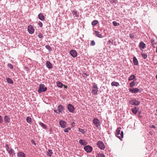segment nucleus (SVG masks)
<instances>
[{"instance_id":"f257e3e1","label":"nucleus","mask_w":157,"mask_h":157,"mask_svg":"<svg viewBox=\"0 0 157 157\" xmlns=\"http://www.w3.org/2000/svg\"><path fill=\"white\" fill-rule=\"evenodd\" d=\"M121 128L119 127L116 130V132L115 133L116 136L120 139H121L123 137V132L121 131H121Z\"/></svg>"},{"instance_id":"f03ea898","label":"nucleus","mask_w":157,"mask_h":157,"mask_svg":"<svg viewBox=\"0 0 157 157\" xmlns=\"http://www.w3.org/2000/svg\"><path fill=\"white\" fill-rule=\"evenodd\" d=\"M64 107L62 105H60L58 106L57 110L54 109V111L56 113H62Z\"/></svg>"},{"instance_id":"7ed1b4c3","label":"nucleus","mask_w":157,"mask_h":157,"mask_svg":"<svg viewBox=\"0 0 157 157\" xmlns=\"http://www.w3.org/2000/svg\"><path fill=\"white\" fill-rule=\"evenodd\" d=\"M47 88L44 87V85L43 84H41L40 85L39 88L38 89V92L41 93L47 90Z\"/></svg>"},{"instance_id":"20e7f679","label":"nucleus","mask_w":157,"mask_h":157,"mask_svg":"<svg viewBox=\"0 0 157 157\" xmlns=\"http://www.w3.org/2000/svg\"><path fill=\"white\" fill-rule=\"evenodd\" d=\"M98 91L97 86L95 84L93 85L92 88V93L94 94H96Z\"/></svg>"},{"instance_id":"39448f33","label":"nucleus","mask_w":157,"mask_h":157,"mask_svg":"<svg viewBox=\"0 0 157 157\" xmlns=\"http://www.w3.org/2000/svg\"><path fill=\"white\" fill-rule=\"evenodd\" d=\"M129 103L132 105H138L140 104V102L139 101H137L136 99H134L130 100Z\"/></svg>"},{"instance_id":"423d86ee","label":"nucleus","mask_w":157,"mask_h":157,"mask_svg":"<svg viewBox=\"0 0 157 157\" xmlns=\"http://www.w3.org/2000/svg\"><path fill=\"white\" fill-rule=\"evenodd\" d=\"M97 145L98 147L101 150H104L105 148L104 143L101 141H99L98 142Z\"/></svg>"},{"instance_id":"0eeeda50","label":"nucleus","mask_w":157,"mask_h":157,"mask_svg":"<svg viewBox=\"0 0 157 157\" xmlns=\"http://www.w3.org/2000/svg\"><path fill=\"white\" fill-rule=\"evenodd\" d=\"M84 150L87 153L90 152L92 150V148L89 145L85 146L84 147Z\"/></svg>"},{"instance_id":"6e6552de","label":"nucleus","mask_w":157,"mask_h":157,"mask_svg":"<svg viewBox=\"0 0 157 157\" xmlns=\"http://www.w3.org/2000/svg\"><path fill=\"white\" fill-rule=\"evenodd\" d=\"M5 147L9 154L10 155H12L13 152V150L11 148L9 147V146L7 144L5 145Z\"/></svg>"},{"instance_id":"1a4fd4ad","label":"nucleus","mask_w":157,"mask_h":157,"mask_svg":"<svg viewBox=\"0 0 157 157\" xmlns=\"http://www.w3.org/2000/svg\"><path fill=\"white\" fill-rule=\"evenodd\" d=\"M93 123L97 127H98L100 126V122L99 120L97 118H94V119Z\"/></svg>"},{"instance_id":"9d476101","label":"nucleus","mask_w":157,"mask_h":157,"mask_svg":"<svg viewBox=\"0 0 157 157\" xmlns=\"http://www.w3.org/2000/svg\"><path fill=\"white\" fill-rule=\"evenodd\" d=\"M28 30L29 33L31 34L33 33L34 31V29L33 26L31 25H29L28 27Z\"/></svg>"},{"instance_id":"9b49d317","label":"nucleus","mask_w":157,"mask_h":157,"mask_svg":"<svg viewBox=\"0 0 157 157\" xmlns=\"http://www.w3.org/2000/svg\"><path fill=\"white\" fill-rule=\"evenodd\" d=\"M67 108L69 112L71 113H73L75 110V109L74 106L70 104H69L68 105Z\"/></svg>"},{"instance_id":"f8f14e48","label":"nucleus","mask_w":157,"mask_h":157,"mask_svg":"<svg viewBox=\"0 0 157 157\" xmlns=\"http://www.w3.org/2000/svg\"><path fill=\"white\" fill-rule=\"evenodd\" d=\"M59 125L62 128H65L66 127V123L63 120H61L59 121Z\"/></svg>"},{"instance_id":"ddd939ff","label":"nucleus","mask_w":157,"mask_h":157,"mask_svg":"<svg viewBox=\"0 0 157 157\" xmlns=\"http://www.w3.org/2000/svg\"><path fill=\"white\" fill-rule=\"evenodd\" d=\"M70 53L71 55L73 57H76L77 55L76 52L75 50H71Z\"/></svg>"},{"instance_id":"4468645a","label":"nucleus","mask_w":157,"mask_h":157,"mask_svg":"<svg viewBox=\"0 0 157 157\" xmlns=\"http://www.w3.org/2000/svg\"><path fill=\"white\" fill-rule=\"evenodd\" d=\"M129 90L130 92L133 93H136L139 92L140 90L137 88H136L133 89H129Z\"/></svg>"},{"instance_id":"2eb2a0df","label":"nucleus","mask_w":157,"mask_h":157,"mask_svg":"<svg viewBox=\"0 0 157 157\" xmlns=\"http://www.w3.org/2000/svg\"><path fill=\"white\" fill-rule=\"evenodd\" d=\"M139 46L141 50L142 49H144L146 46V44L144 43V42H141L139 45Z\"/></svg>"},{"instance_id":"dca6fc26","label":"nucleus","mask_w":157,"mask_h":157,"mask_svg":"<svg viewBox=\"0 0 157 157\" xmlns=\"http://www.w3.org/2000/svg\"><path fill=\"white\" fill-rule=\"evenodd\" d=\"M38 18L41 21H44L45 20V17L43 14L40 13L38 15Z\"/></svg>"},{"instance_id":"f3484780","label":"nucleus","mask_w":157,"mask_h":157,"mask_svg":"<svg viewBox=\"0 0 157 157\" xmlns=\"http://www.w3.org/2000/svg\"><path fill=\"white\" fill-rule=\"evenodd\" d=\"M4 119L6 123H9L10 121V119L8 116H5Z\"/></svg>"},{"instance_id":"a211bd4d","label":"nucleus","mask_w":157,"mask_h":157,"mask_svg":"<svg viewBox=\"0 0 157 157\" xmlns=\"http://www.w3.org/2000/svg\"><path fill=\"white\" fill-rule=\"evenodd\" d=\"M46 66L49 68L51 69L52 68V66L49 61H47L46 63Z\"/></svg>"},{"instance_id":"6ab92c4d","label":"nucleus","mask_w":157,"mask_h":157,"mask_svg":"<svg viewBox=\"0 0 157 157\" xmlns=\"http://www.w3.org/2000/svg\"><path fill=\"white\" fill-rule=\"evenodd\" d=\"M138 110L139 109L136 107H135V108H132V112L135 114H137Z\"/></svg>"},{"instance_id":"aec40b11","label":"nucleus","mask_w":157,"mask_h":157,"mask_svg":"<svg viewBox=\"0 0 157 157\" xmlns=\"http://www.w3.org/2000/svg\"><path fill=\"white\" fill-rule=\"evenodd\" d=\"M18 157H25V154L22 152H19L17 154Z\"/></svg>"},{"instance_id":"412c9836","label":"nucleus","mask_w":157,"mask_h":157,"mask_svg":"<svg viewBox=\"0 0 157 157\" xmlns=\"http://www.w3.org/2000/svg\"><path fill=\"white\" fill-rule=\"evenodd\" d=\"M111 85L112 86H118L120 85L118 82H112Z\"/></svg>"},{"instance_id":"4be33fe9","label":"nucleus","mask_w":157,"mask_h":157,"mask_svg":"<svg viewBox=\"0 0 157 157\" xmlns=\"http://www.w3.org/2000/svg\"><path fill=\"white\" fill-rule=\"evenodd\" d=\"M133 62L134 64L135 65H138V61L135 57L133 58Z\"/></svg>"},{"instance_id":"5701e85b","label":"nucleus","mask_w":157,"mask_h":157,"mask_svg":"<svg viewBox=\"0 0 157 157\" xmlns=\"http://www.w3.org/2000/svg\"><path fill=\"white\" fill-rule=\"evenodd\" d=\"M79 143L80 144L83 145H85L86 144V141L83 140H80L79 141Z\"/></svg>"},{"instance_id":"b1692460","label":"nucleus","mask_w":157,"mask_h":157,"mask_svg":"<svg viewBox=\"0 0 157 157\" xmlns=\"http://www.w3.org/2000/svg\"><path fill=\"white\" fill-rule=\"evenodd\" d=\"M96 35L98 37L100 38H102V36L100 33L99 32L97 31H95V32Z\"/></svg>"},{"instance_id":"393cba45","label":"nucleus","mask_w":157,"mask_h":157,"mask_svg":"<svg viewBox=\"0 0 157 157\" xmlns=\"http://www.w3.org/2000/svg\"><path fill=\"white\" fill-rule=\"evenodd\" d=\"M6 79L8 83L10 84H13V80L10 78H6Z\"/></svg>"},{"instance_id":"a878e982","label":"nucleus","mask_w":157,"mask_h":157,"mask_svg":"<svg viewBox=\"0 0 157 157\" xmlns=\"http://www.w3.org/2000/svg\"><path fill=\"white\" fill-rule=\"evenodd\" d=\"M72 13L73 15H75V17H78V14L77 11L75 10H73L72 11Z\"/></svg>"},{"instance_id":"bb28decb","label":"nucleus","mask_w":157,"mask_h":157,"mask_svg":"<svg viewBox=\"0 0 157 157\" xmlns=\"http://www.w3.org/2000/svg\"><path fill=\"white\" fill-rule=\"evenodd\" d=\"M56 84L57 86L60 87H62V86L63 85V84L61 82L59 81H58L57 82Z\"/></svg>"},{"instance_id":"cd10ccee","label":"nucleus","mask_w":157,"mask_h":157,"mask_svg":"<svg viewBox=\"0 0 157 157\" xmlns=\"http://www.w3.org/2000/svg\"><path fill=\"white\" fill-rule=\"evenodd\" d=\"M136 83V82L135 81H133L132 82L130 83V87H132L134 86Z\"/></svg>"},{"instance_id":"c85d7f7f","label":"nucleus","mask_w":157,"mask_h":157,"mask_svg":"<svg viewBox=\"0 0 157 157\" xmlns=\"http://www.w3.org/2000/svg\"><path fill=\"white\" fill-rule=\"evenodd\" d=\"M52 154V150H48V155L49 156H51Z\"/></svg>"},{"instance_id":"c756f323","label":"nucleus","mask_w":157,"mask_h":157,"mask_svg":"<svg viewBox=\"0 0 157 157\" xmlns=\"http://www.w3.org/2000/svg\"><path fill=\"white\" fill-rule=\"evenodd\" d=\"M26 121L29 123L30 124L32 122L31 118L29 117H27L26 118Z\"/></svg>"},{"instance_id":"7c9ffc66","label":"nucleus","mask_w":157,"mask_h":157,"mask_svg":"<svg viewBox=\"0 0 157 157\" xmlns=\"http://www.w3.org/2000/svg\"><path fill=\"white\" fill-rule=\"evenodd\" d=\"M39 124L42 126L45 129H46V125L42 122H40L39 123Z\"/></svg>"},{"instance_id":"2f4dec72","label":"nucleus","mask_w":157,"mask_h":157,"mask_svg":"<svg viewBox=\"0 0 157 157\" xmlns=\"http://www.w3.org/2000/svg\"><path fill=\"white\" fill-rule=\"evenodd\" d=\"M135 78V76L134 75H132L129 78L128 80L130 81L134 79Z\"/></svg>"},{"instance_id":"473e14b6","label":"nucleus","mask_w":157,"mask_h":157,"mask_svg":"<svg viewBox=\"0 0 157 157\" xmlns=\"http://www.w3.org/2000/svg\"><path fill=\"white\" fill-rule=\"evenodd\" d=\"M98 21L97 20H94L92 21V25H93L95 26L98 24Z\"/></svg>"},{"instance_id":"72a5a7b5","label":"nucleus","mask_w":157,"mask_h":157,"mask_svg":"<svg viewBox=\"0 0 157 157\" xmlns=\"http://www.w3.org/2000/svg\"><path fill=\"white\" fill-rule=\"evenodd\" d=\"M96 157H105V155L102 153H99L96 156Z\"/></svg>"},{"instance_id":"f704fd0d","label":"nucleus","mask_w":157,"mask_h":157,"mask_svg":"<svg viewBox=\"0 0 157 157\" xmlns=\"http://www.w3.org/2000/svg\"><path fill=\"white\" fill-rule=\"evenodd\" d=\"M38 36L40 38H42L44 37L43 35L41 33H39Z\"/></svg>"},{"instance_id":"c9c22d12","label":"nucleus","mask_w":157,"mask_h":157,"mask_svg":"<svg viewBox=\"0 0 157 157\" xmlns=\"http://www.w3.org/2000/svg\"><path fill=\"white\" fill-rule=\"evenodd\" d=\"M141 55L144 59H145L147 58V55L146 54L142 53Z\"/></svg>"},{"instance_id":"e433bc0d","label":"nucleus","mask_w":157,"mask_h":157,"mask_svg":"<svg viewBox=\"0 0 157 157\" xmlns=\"http://www.w3.org/2000/svg\"><path fill=\"white\" fill-rule=\"evenodd\" d=\"M113 24L115 26H117L119 25V23H117L115 21H113Z\"/></svg>"},{"instance_id":"4c0bfd02","label":"nucleus","mask_w":157,"mask_h":157,"mask_svg":"<svg viewBox=\"0 0 157 157\" xmlns=\"http://www.w3.org/2000/svg\"><path fill=\"white\" fill-rule=\"evenodd\" d=\"M45 48L51 51V47L49 45H46Z\"/></svg>"},{"instance_id":"58836bf2","label":"nucleus","mask_w":157,"mask_h":157,"mask_svg":"<svg viewBox=\"0 0 157 157\" xmlns=\"http://www.w3.org/2000/svg\"><path fill=\"white\" fill-rule=\"evenodd\" d=\"M95 44V42L94 40L91 41L90 43V45L91 46H94Z\"/></svg>"},{"instance_id":"ea45409f","label":"nucleus","mask_w":157,"mask_h":157,"mask_svg":"<svg viewBox=\"0 0 157 157\" xmlns=\"http://www.w3.org/2000/svg\"><path fill=\"white\" fill-rule=\"evenodd\" d=\"M8 66L11 69H12L13 68V66L11 64H8Z\"/></svg>"},{"instance_id":"a19ab883","label":"nucleus","mask_w":157,"mask_h":157,"mask_svg":"<svg viewBox=\"0 0 157 157\" xmlns=\"http://www.w3.org/2000/svg\"><path fill=\"white\" fill-rule=\"evenodd\" d=\"M129 36L132 39L134 38V36L132 33L130 34L129 35Z\"/></svg>"},{"instance_id":"79ce46f5","label":"nucleus","mask_w":157,"mask_h":157,"mask_svg":"<svg viewBox=\"0 0 157 157\" xmlns=\"http://www.w3.org/2000/svg\"><path fill=\"white\" fill-rule=\"evenodd\" d=\"M151 44H152V46L153 47H154V48H155L154 45H155V44L154 43V40H151Z\"/></svg>"},{"instance_id":"37998d69","label":"nucleus","mask_w":157,"mask_h":157,"mask_svg":"<svg viewBox=\"0 0 157 157\" xmlns=\"http://www.w3.org/2000/svg\"><path fill=\"white\" fill-rule=\"evenodd\" d=\"M79 131L83 133H84V130L82 129H79Z\"/></svg>"},{"instance_id":"c03bdc74","label":"nucleus","mask_w":157,"mask_h":157,"mask_svg":"<svg viewBox=\"0 0 157 157\" xmlns=\"http://www.w3.org/2000/svg\"><path fill=\"white\" fill-rule=\"evenodd\" d=\"M68 128H67L65 129L64 130V132H68Z\"/></svg>"},{"instance_id":"a18cd8bd","label":"nucleus","mask_w":157,"mask_h":157,"mask_svg":"<svg viewBox=\"0 0 157 157\" xmlns=\"http://www.w3.org/2000/svg\"><path fill=\"white\" fill-rule=\"evenodd\" d=\"M39 25L40 27H41L43 26L42 23L41 22H40L39 23Z\"/></svg>"},{"instance_id":"49530a36","label":"nucleus","mask_w":157,"mask_h":157,"mask_svg":"<svg viewBox=\"0 0 157 157\" xmlns=\"http://www.w3.org/2000/svg\"><path fill=\"white\" fill-rule=\"evenodd\" d=\"M2 121V119L1 116L0 115V123H1Z\"/></svg>"},{"instance_id":"de8ad7c7","label":"nucleus","mask_w":157,"mask_h":157,"mask_svg":"<svg viewBox=\"0 0 157 157\" xmlns=\"http://www.w3.org/2000/svg\"><path fill=\"white\" fill-rule=\"evenodd\" d=\"M82 76L84 77H86L87 75H86V73H84L82 74Z\"/></svg>"},{"instance_id":"09e8293b","label":"nucleus","mask_w":157,"mask_h":157,"mask_svg":"<svg viewBox=\"0 0 157 157\" xmlns=\"http://www.w3.org/2000/svg\"><path fill=\"white\" fill-rule=\"evenodd\" d=\"M31 142L33 143V144L34 145H36V143L34 140H31Z\"/></svg>"},{"instance_id":"8fccbe9b","label":"nucleus","mask_w":157,"mask_h":157,"mask_svg":"<svg viewBox=\"0 0 157 157\" xmlns=\"http://www.w3.org/2000/svg\"><path fill=\"white\" fill-rule=\"evenodd\" d=\"M151 128H155V126L154 125H152L150 127Z\"/></svg>"},{"instance_id":"3c124183","label":"nucleus","mask_w":157,"mask_h":157,"mask_svg":"<svg viewBox=\"0 0 157 157\" xmlns=\"http://www.w3.org/2000/svg\"><path fill=\"white\" fill-rule=\"evenodd\" d=\"M64 86V88H67V86H65L64 85H63Z\"/></svg>"},{"instance_id":"603ef678","label":"nucleus","mask_w":157,"mask_h":157,"mask_svg":"<svg viewBox=\"0 0 157 157\" xmlns=\"http://www.w3.org/2000/svg\"><path fill=\"white\" fill-rule=\"evenodd\" d=\"M69 128L68 129V130H70V129H71V128Z\"/></svg>"},{"instance_id":"864d4df0","label":"nucleus","mask_w":157,"mask_h":157,"mask_svg":"<svg viewBox=\"0 0 157 157\" xmlns=\"http://www.w3.org/2000/svg\"><path fill=\"white\" fill-rule=\"evenodd\" d=\"M156 52L157 53V48H156Z\"/></svg>"},{"instance_id":"5fc2aeb1","label":"nucleus","mask_w":157,"mask_h":157,"mask_svg":"<svg viewBox=\"0 0 157 157\" xmlns=\"http://www.w3.org/2000/svg\"><path fill=\"white\" fill-rule=\"evenodd\" d=\"M156 79H157V75H156Z\"/></svg>"},{"instance_id":"6e6d98bb","label":"nucleus","mask_w":157,"mask_h":157,"mask_svg":"<svg viewBox=\"0 0 157 157\" xmlns=\"http://www.w3.org/2000/svg\"><path fill=\"white\" fill-rule=\"evenodd\" d=\"M156 111H157V109H156Z\"/></svg>"}]
</instances>
